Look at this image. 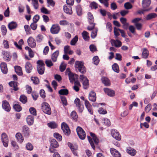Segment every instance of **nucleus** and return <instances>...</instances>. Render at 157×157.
Instances as JSON below:
<instances>
[{
    "label": "nucleus",
    "instance_id": "f257e3e1",
    "mask_svg": "<svg viewBox=\"0 0 157 157\" xmlns=\"http://www.w3.org/2000/svg\"><path fill=\"white\" fill-rule=\"evenodd\" d=\"M90 136L92 137V139L89 136H87V138L92 148L94 150L95 149V147L94 145L93 141H94V144H95L97 145L99 142V140L94 133L90 132Z\"/></svg>",
    "mask_w": 157,
    "mask_h": 157
},
{
    "label": "nucleus",
    "instance_id": "f03ea898",
    "mask_svg": "<svg viewBox=\"0 0 157 157\" xmlns=\"http://www.w3.org/2000/svg\"><path fill=\"white\" fill-rule=\"evenodd\" d=\"M87 16L89 23L90 25H92L91 26H88L87 29L90 31L94 29L95 24L94 23V18L92 14L90 12H89L88 13Z\"/></svg>",
    "mask_w": 157,
    "mask_h": 157
},
{
    "label": "nucleus",
    "instance_id": "7ed1b4c3",
    "mask_svg": "<svg viewBox=\"0 0 157 157\" xmlns=\"http://www.w3.org/2000/svg\"><path fill=\"white\" fill-rule=\"evenodd\" d=\"M37 70L38 73L40 75L43 74L44 71V64L42 60H39L37 62Z\"/></svg>",
    "mask_w": 157,
    "mask_h": 157
},
{
    "label": "nucleus",
    "instance_id": "20e7f679",
    "mask_svg": "<svg viewBox=\"0 0 157 157\" xmlns=\"http://www.w3.org/2000/svg\"><path fill=\"white\" fill-rule=\"evenodd\" d=\"M75 68L78 69L81 73H84L85 72V67L82 62L76 61L75 62Z\"/></svg>",
    "mask_w": 157,
    "mask_h": 157
},
{
    "label": "nucleus",
    "instance_id": "39448f33",
    "mask_svg": "<svg viewBox=\"0 0 157 157\" xmlns=\"http://www.w3.org/2000/svg\"><path fill=\"white\" fill-rule=\"evenodd\" d=\"M42 109L43 112L48 115L51 113V109L49 105L47 102H44L41 105Z\"/></svg>",
    "mask_w": 157,
    "mask_h": 157
},
{
    "label": "nucleus",
    "instance_id": "423d86ee",
    "mask_svg": "<svg viewBox=\"0 0 157 157\" xmlns=\"http://www.w3.org/2000/svg\"><path fill=\"white\" fill-rule=\"evenodd\" d=\"M77 134L81 140H84L86 137V133L83 129L80 127L78 126L76 128Z\"/></svg>",
    "mask_w": 157,
    "mask_h": 157
},
{
    "label": "nucleus",
    "instance_id": "0eeeda50",
    "mask_svg": "<svg viewBox=\"0 0 157 157\" xmlns=\"http://www.w3.org/2000/svg\"><path fill=\"white\" fill-rule=\"evenodd\" d=\"M60 29V27L58 24H55L52 25L50 29V32L52 34H57Z\"/></svg>",
    "mask_w": 157,
    "mask_h": 157
},
{
    "label": "nucleus",
    "instance_id": "6e6552de",
    "mask_svg": "<svg viewBox=\"0 0 157 157\" xmlns=\"http://www.w3.org/2000/svg\"><path fill=\"white\" fill-rule=\"evenodd\" d=\"M67 144L73 154L77 156V150L78 148V146L76 144H72L70 142H68Z\"/></svg>",
    "mask_w": 157,
    "mask_h": 157
},
{
    "label": "nucleus",
    "instance_id": "1a4fd4ad",
    "mask_svg": "<svg viewBox=\"0 0 157 157\" xmlns=\"http://www.w3.org/2000/svg\"><path fill=\"white\" fill-rule=\"evenodd\" d=\"M62 130L65 134L68 135L70 133V130L67 124L63 122L61 124Z\"/></svg>",
    "mask_w": 157,
    "mask_h": 157
},
{
    "label": "nucleus",
    "instance_id": "9d476101",
    "mask_svg": "<svg viewBox=\"0 0 157 157\" xmlns=\"http://www.w3.org/2000/svg\"><path fill=\"white\" fill-rule=\"evenodd\" d=\"M112 136L117 140L120 141L121 139V136L119 132L116 130L112 129L111 131Z\"/></svg>",
    "mask_w": 157,
    "mask_h": 157
},
{
    "label": "nucleus",
    "instance_id": "9b49d317",
    "mask_svg": "<svg viewBox=\"0 0 157 157\" xmlns=\"http://www.w3.org/2000/svg\"><path fill=\"white\" fill-rule=\"evenodd\" d=\"M80 79L82 81L83 88L86 89L89 86V80L86 77L82 75H80Z\"/></svg>",
    "mask_w": 157,
    "mask_h": 157
},
{
    "label": "nucleus",
    "instance_id": "f8f14e48",
    "mask_svg": "<svg viewBox=\"0 0 157 157\" xmlns=\"http://www.w3.org/2000/svg\"><path fill=\"white\" fill-rule=\"evenodd\" d=\"M2 140L4 146L5 147H7L8 145L9 140L7 135L5 133L2 135Z\"/></svg>",
    "mask_w": 157,
    "mask_h": 157
},
{
    "label": "nucleus",
    "instance_id": "ddd939ff",
    "mask_svg": "<svg viewBox=\"0 0 157 157\" xmlns=\"http://www.w3.org/2000/svg\"><path fill=\"white\" fill-rule=\"evenodd\" d=\"M74 102L78 107L79 112L82 113L84 107L81 103L80 99L78 98H76L74 101Z\"/></svg>",
    "mask_w": 157,
    "mask_h": 157
},
{
    "label": "nucleus",
    "instance_id": "4468645a",
    "mask_svg": "<svg viewBox=\"0 0 157 157\" xmlns=\"http://www.w3.org/2000/svg\"><path fill=\"white\" fill-rule=\"evenodd\" d=\"M103 90L105 94L111 97H114L115 95V91L113 90L108 88H105Z\"/></svg>",
    "mask_w": 157,
    "mask_h": 157
},
{
    "label": "nucleus",
    "instance_id": "2eb2a0df",
    "mask_svg": "<svg viewBox=\"0 0 157 157\" xmlns=\"http://www.w3.org/2000/svg\"><path fill=\"white\" fill-rule=\"evenodd\" d=\"M2 107L3 109L7 112L10 110V107L9 102L6 101H4L2 102Z\"/></svg>",
    "mask_w": 157,
    "mask_h": 157
},
{
    "label": "nucleus",
    "instance_id": "dca6fc26",
    "mask_svg": "<svg viewBox=\"0 0 157 157\" xmlns=\"http://www.w3.org/2000/svg\"><path fill=\"white\" fill-rule=\"evenodd\" d=\"M110 151L113 157H121L120 153L116 149L112 148L110 149Z\"/></svg>",
    "mask_w": 157,
    "mask_h": 157
},
{
    "label": "nucleus",
    "instance_id": "f3484780",
    "mask_svg": "<svg viewBox=\"0 0 157 157\" xmlns=\"http://www.w3.org/2000/svg\"><path fill=\"white\" fill-rule=\"evenodd\" d=\"M28 45L32 48H35L36 46V43L34 39L32 37H29L27 40Z\"/></svg>",
    "mask_w": 157,
    "mask_h": 157
},
{
    "label": "nucleus",
    "instance_id": "a211bd4d",
    "mask_svg": "<svg viewBox=\"0 0 157 157\" xmlns=\"http://www.w3.org/2000/svg\"><path fill=\"white\" fill-rule=\"evenodd\" d=\"M85 104L89 113L90 114H93V111L92 109V106L89 101L86 100H85Z\"/></svg>",
    "mask_w": 157,
    "mask_h": 157
},
{
    "label": "nucleus",
    "instance_id": "6ab92c4d",
    "mask_svg": "<svg viewBox=\"0 0 157 157\" xmlns=\"http://www.w3.org/2000/svg\"><path fill=\"white\" fill-rule=\"evenodd\" d=\"M89 99L90 101L95 102L96 99V93L93 91H91L89 94Z\"/></svg>",
    "mask_w": 157,
    "mask_h": 157
},
{
    "label": "nucleus",
    "instance_id": "aec40b11",
    "mask_svg": "<svg viewBox=\"0 0 157 157\" xmlns=\"http://www.w3.org/2000/svg\"><path fill=\"white\" fill-rule=\"evenodd\" d=\"M111 44L113 46H115L116 47L119 48L122 45V43L121 41L118 40H115L112 39L111 41Z\"/></svg>",
    "mask_w": 157,
    "mask_h": 157
},
{
    "label": "nucleus",
    "instance_id": "412c9836",
    "mask_svg": "<svg viewBox=\"0 0 157 157\" xmlns=\"http://www.w3.org/2000/svg\"><path fill=\"white\" fill-rule=\"evenodd\" d=\"M157 17V14L155 13H150L147 15L145 19L147 20H150Z\"/></svg>",
    "mask_w": 157,
    "mask_h": 157
},
{
    "label": "nucleus",
    "instance_id": "4be33fe9",
    "mask_svg": "<svg viewBox=\"0 0 157 157\" xmlns=\"http://www.w3.org/2000/svg\"><path fill=\"white\" fill-rule=\"evenodd\" d=\"M59 55V51L58 50H57L53 53L51 57V59L52 62H55L57 61Z\"/></svg>",
    "mask_w": 157,
    "mask_h": 157
},
{
    "label": "nucleus",
    "instance_id": "5701e85b",
    "mask_svg": "<svg viewBox=\"0 0 157 157\" xmlns=\"http://www.w3.org/2000/svg\"><path fill=\"white\" fill-rule=\"evenodd\" d=\"M69 78L71 82L73 83L75 81V79L78 78V75L76 74H74L72 73H70L69 74Z\"/></svg>",
    "mask_w": 157,
    "mask_h": 157
},
{
    "label": "nucleus",
    "instance_id": "b1692460",
    "mask_svg": "<svg viewBox=\"0 0 157 157\" xmlns=\"http://www.w3.org/2000/svg\"><path fill=\"white\" fill-rule=\"evenodd\" d=\"M25 67L26 72L28 73H30L33 69V66L29 62H27L26 63Z\"/></svg>",
    "mask_w": 157,
    "mask_h": 157
},
{
    "label": "nucleus",
    "instance_id": "393cba45",
    "mask_svg": "<svg viewBox=\"0 0 157 157\" xmlns=\"http://www.w3.org/2000/svg\"><path fill=\"white\" fill-rule=\"evenodd\" d=\"M151 3V0H143L142 4L144 9H146L150 6Z\"/></svg>",
    "mask_w": 157,
    "mask_h": 157
},
{
    "label": "nucleus",
    "instance_id": "a878e982",
    "mask_svg": "<svg viewBox=\"0 0 157 157\" xmlns=\"http://www.w3.org/2000/svg\"><path fill=\"white\" fill-rule=\"evenodd\" d=\"M63 9L64 12L66 13L69 14H71L72 13L71 7L64 5L63 6Z\"/></svg>",
    "mask_w": 157,
    "mask_h": 157
},
{
    "label": "nucleus",
    "instance_id": "bb28decb",
    "mask_svg": "<svg viewBox=\"0 0 157 157\" xmlns=\"http://www.w3.org/2000/svg\"><path fill=\"white\" fill-rule=\"evenodd\" d=\"M22 132L24 135L28 136L30 133L29 128L27 126L25 125L22 127Z\"/></svg>",
    "mask_w": 157,
    "mask_h": 157
},
{
    "label": "nucleus",
    "instance_id": "cd10ccee",
    "mask_svg": "<svg viewBox=\"0 0 157 157\" xmlns=\"http://www.w3.org/2000/svg\"><path fill=\"white\" fill-rule=\"evenodd\" d=\"M1 69L3 74H6L7 73L8 69L6 63H3L1 64Z\"/></svg>",
    "mask_w": 157,
    "mask_h": 157
},
{
    "label": "nucleus",
    "instance_id": "c85d7f7f",
    "mask_svg": "<svg viewBox=\"0 0 157 157\" xmlns=\"http://www.w3.org/2000/svg\"><path fill=\"white\" fill-rule=\"evenodd\" d=\"M101 81L102 83L105 86H109L111 83L109 79L105 77H102L101 78Z\"/></svg>",
    "mask_w": 157,
    "mask_h": 157
},
{
    "label": "nucleus",
    "instance_id": "c756f323",
    "mask_svg": "<svg viewBox=\"0 0 157 157\" xmlns=\"http://www.w3.org/2000/svg\"><path fill=\"white\" fill-rule=\"evenodd\" d=\"M2 54L3 55V58L5 60L9 61L10 59L9 52L7 51H2Z\"/></svg>",
    "mask_w": 157,
    "mask_h": 157
},
{
    "label": "nucleus",
    "instance_id": "7c9ffc66",
    "mask_svg": "<svg viewBox=\"0 0 157 157\" xmlns=\"http://www.w3.org/2000/svg\"><path fill=\"white\" fill-rule=\"evenodd\" d=\"M26 121L27 124L29 125H32L34 123V118L31 115L28 116L26 118Z\"/></svg>",
    "mask_w": 157,
    "mask_h": 157
},
{
    "label": "nucleus",
    "instance_id": "2f4dec72",
    "mask_svg": "<svg viewBox=\"0 0 157 157\" xmlns=\"http://www.w3.org/2000/svg\"><path fill=\"white\" fill-rule=\"evenodd\" d=\"M149 54L148 51L146 48H144L142 50V56L143 58L147 59Z\"/></svg>",
    "mask_w": 157,
    "mask_h": 157
},
{
    "label": "nucleus",
    "instance_id": "473e14b6",
    "mask_svg": "<svg viewBox=\"0 0 157 157\" xmlns=\"http://www.w3.org/2000/svg\"><path fill=\"white\" fill-rule=\"evenodd\" d=\"M76 13L78 16H81L82 14V9L81 6L78 4L76 6Z\"/></svg>",
    "mask_w": 157,
    "mask_h": 157
},
{
    "label": "nucleus",
    "instance_id": "72a5a7b5",
    "mask_svg": "<svg viewBox=\"0 0 157 157\" xmlns=\"http://www.w3.org/2000/svg\"><path fill=\"white\" fill-rule=\"evenodd\" d=\"M18 84L17 82H11L9 83V85L11 87L13 88V90L15 91H17L18 90V88L17 87Z\"/></svg>",
    "mask_w": 157,
    "mask_h": 157
},
{
    "label": "nucleus",
    "instance_id": "f704fd0d",
    "mask_svg": "<svg viewBox=\"0 0 157 157\" xmlns=\"http://www.w3.org/2000/svg\"><path fill=\"white\" fill-rule=\"evenodd\" d=\"M14 69L18 75H22V71L21 67L18 66L14 67Z\"/></svg>",
    "mask_w": 157,
    "mask_h": 157
},
{
    "label": "nucleus",
    "instance_id": "c9c22d12",
    "mask_svg": "<svg viewBox=\"0 0 157 157\" xmlns=\"http://www.w3.org/2000/svg\"><path fill=\"white\" fill-rule=\"evenodd\" d=\"M81 85L79 82L75 81V85L73 87V89L76 91L78 92L79 90Z\"/></svg>",
    "mask_w": 157,
    "mask_h": 157
},
{
    "label": "nucleus",
    "instance_id": "e433bc0d",
    "mask_svg": "<svg viewBox=\"0 0 157 157\" xmlns=\"http://www.w3.org/2000/svg\"><path fill=\"white\" fill-rule=\"evenodd\" d=\"M8 28L10 30L15 29L17 26V24L16 22L12 21L9 23L8 25Z\"/></svg>",
    "mask_w": 157,
    "mask_h": 157
},
{
    "label": "nucleus",
    "instance_id": "4c0bfd02",
    "mask_svg": "<svg viewBox=\"0 0 157 157\" xmlns=\"http://www.w3.org/2000/svg\"><path fill=\"white\" fill-rule=\"evenodd\" d=\"M127 153L132 156H134L136 153V151L132 148L129 147L127 150Z\"/></svg>",
    "mask_w": 157,
    "mask_h": 157
},
{
    "label": "nucleus",
    "instance_id": "58836bf2",
    "mask_svg": "<svg viewBox=\"0 0 157 157\" xmlns=\"http://www.w3.org/2000/svg\"><path fill=\"white\" fill-rule=\"evenodd\" d=\"M50 146L53 148H57L59 147V145L56 140L53 139L51 141Z\"/></svg>",
    "mask_w": 157,
    "mask_h": 157
},
{
    "label": "nucleus",
    "instance_id": "ea45409f",
    "mask_svg": "<svg viewBox=\"0 0 157 157\" xmlns=\"http://www.w3.org/2000/svg\"><path fill=\"white\" fill-rule=\"evenodd\" d=\"M16 137L20 143H21L24 140L23 137L20 133H17L16 135Z\"/></svg>",
    "mask_w": 157,
    "mask_h": 157
},
{
    "label": "nucleus",
    "instance_id": "a19ab883",
    "mask_svg": "<svg viewBox=\"0 0 157 157\" xmlns=\"http://www.w3.org/2000/svg\"><path fill=\"white\" fill-rule=\"evenodd\" d=\"M44 38L43 35L41 34H39L36 36V39L37 42L40 43L43 40Z\"/></svg>",
    "mask_w": 157,
    "mask_h": 157
},
{
    "label": "nucleus",
    "instance_id": "79ce46f5",
    "mask_svg": "<svg viewBox=\"0 0 157 157\" xmlns=\"http://www.w3.org/2000/svg\"><path fill=\"white\" fill-rule=\"evenodd\" d=\"M82 36L83 39L85 41H88L89 40L90 37L89 36L88 33L86 31H84L82 33Z\"/></svg>",
    "mask_w": 157,
    "mask_h": 157
},
{
    "label": "nucleus",
    "instance_id": "37998d69",
    "mask_svg": "<svg viewBox=\"0 0 157 157\" xmlns=\"http://www.w3.org/2000/svg\"><path fill=\"white\" fill-rule=\"evenodd\" d=\"M112 68L114 71L117 73L119 72V66L117 63H114L112 65Z\"/></svg>",
    "mask_w": 157,
    "mask_h": 157
},
{
    "label": "nucleus",
    "instance_id": "c03bdc74",
    "mask_svg": "<svg viewBox=\"0 0 157 157\" xmlns=\"http://www.w3.org/2000/svg\"><path fill=\"white\" fill-rule=\"evenodd\" d=\"M13 109L17 112H20L21 110V107L17 104H13Z\"/></svg>",
    "mask_w": 157,
    "mask_h": 157
},
{
    "label": "nucleus",
    "instance_id": "a18cd8bd",
    "mask_svg": "<svg viewBox=\"0 0 157 157\" xmlns=\"http://www.w3.org/2000/svg\"><path fill=\"white\" fill-rule=\"evenodd\" d=\"M24 29L27 34H30L31 33V31L29 26L26 25L24 26Z\"/></svg>",
    "mask_w": 157,
    "mask_h": 157
},
{
    "label": "nucleus",
    "instance_id": "49530a36",
    "mask_svg": "<svg viewBox=\"0 0 157 157\" xmlns=\"http://www.w3.org/2000/svg\"><path fill=\"white\" fill-rule=\"evenodd\" d=\"M53 136L57 140L59 141H61L62 140V136L58 133L55 132L54 133Z\"/></svg>",
    "mask_w": 157,
    "mask_h": 157
},
{
    "label": "nucleus",
    "instance_id": "de8ad7c7",
    "mask_svg": "<svg viewBox=\"0 0 157 157\" xmlns=\"http://www.w3.org/2000/svg\"><path fill=\"white\" fill-rule=\"evenodd\" d=\"M48 126L51 128H57V125L56 124L53 122H52L48 124Z\"/></svg>",
    "mask_w": 157,
    "mask_h": 157
},
{
    "label": "nucleus",
    "instance_id": "09e8293b",
    "mask_svg": "<svg viewBox=\"0 0 157 157\" xmlns=\"http://www.w3.org/2000/svg\"><path fill=\"white\" fill-rule=\"evenodd\" d=\"M20 101L23 103H25L27 101V98L24 95H21L20 98Z\"/></svg>",
    "mask_w": 157,
    "mask_h": 157
},
{
    "label": "nucleus",
    "instance_id": "8fccbe9b",
    "mask_svg": "<svg viewBox=\"0 0 157 157\" xmlns=\"http://www.w3.org/2000/svg\"><path fill=\"white\" fill-rule=\"evenodd\" d=\"M40 11L41 13L45 14H49L50 12V11L44 6L42 7L40 9Z\"/></svg>",
    "mask_w": 157,
    "mask_h": 157
},
{
    "label": "nucleus",
    "instance_id": "3c124183",
    "mask_svg": "<svg viewBox=\"0 0 157 157\" xmlns=\"http://www.w3.org/2000/svg\"><path fill=\"white\" fill-rule=\"evenodd\" d=\"M45 63L46 66L48 67H50L53 65L52 61L51 60L49 59H47L45 60Z\"/></svg>",
    "mask_w": 157,
    "mask_h": 157
},
{
    "label": "nucleus",
    "instance_id": "603ef678",
    "mask_svg": "<svg viewBox=\"0 0 157 157\" xmlns=\"http://www.w3.org/2000/svg\"><path fill=\"white\" fill-rule=\"evenodd\" d=\"M59 94L61 95H67L68 93V91L67 89H61L59 91Z\"/></svg>",
    "mask_w": 157,
    "mask_h": 157
},
{
    "label": "nucleus",
    "instance_id": "864d4df0",
    "mask_svg": "<svg viewBox=\"0 0 157 157\" xmlns=\"http://www.w3.org/2000/svg\"><path fill=\"white\" fill-rule=\"evenodd\" d=\"M78 40V37L77 36H76L71 40L70 44L71 45H74L76 43Z\"/></svg>",
    "mask_w": 157,
    "mask_h": 157
},
{
    "label": "nucleus",
    "instance_id": "5fc2aeb1",
    "mask_svg": "<svg viewBox=\"0 0 157 157\" xmlns=\"http://www.w3.org/2000/svg\"><path fill=\"white\" fill-rule=\"evenodd\" d=\"M121 29L117 28L116 27L114 28V35L116 37H117L120 35L119 32Z\"/></svg>",
    "mask_w": 157,
    "mask_h": 157
},
{
    "label": "nucleus",
    "instance_id": "6e6d98bb",
    "mask_svg": "<svg viewBox=\"0 0 157 157\" xmlns=\"http://www.w3.org/2000/svg\"><path fill=\"white\" fill-rule=\"evenodd\" d=\"M26 148L28 150L32 151L33 149V146L31 143H28L26 145Z\"/></svg>",
    "mask_w": 157,
    "mask_h": 157
},
{
    "label": "nucleus",
    "instance_id": "4d7b16f0",
    "mask_svg": "<svg viewBox=\"0 0 157 157\" xmlns=\"http://www.w3.org/2000/svg\"><path fill=\"white\" fill-rule=\"evenodd\" d=\"M66 66V64L63 63H62L59 67L60 71L62 72L65 70Z\"/></svg>",
    "mask_w": 157,
    "mask_h": 157
},
{
    "label": "nucleus",
    "instance_id": "13d9d810",
    "mask_svg": "<svg viewBox=\"0 0 157 157\" xmlns=\"http://www.w3.org/2000/svg\"><path fill=\"white\" fill-rule=\"evenodd\" d=\"M93 63L97 65L99 62L98 57L97 56H94L93 59Z\"/></svg>",
    "mask_w": 157,
    "mask_h": 157
},
{
    "label": "nucleus",
    "instance_id": "bf43d9fd",
    "mask_svg": "<svg viewBox=\"0 0 157 157\" xmlns=\"http://www.w3.org/2000/svg\"><path fill=\"white\" fill-rule=\"evenodd\" d=\"M71 117L74 120H77L78 118V116L77 115L76 112L75 111H73L71 114Z\"/></svg>",
    "mask_w": 157,
    "mask_h": 157
},
{
    "label": "nucleus",
    "instance_id": "052dcab7",
    "mask_svg": "<svg viewBox=\"0 0 157 157\" xmlns=\"http://www.w3.org/2000/svg\"><path fill=\"white\" fill-rule=\"evenodd\" d=\"M2 35L3 36L6 35L7 33V29L5 26L2 25L1 28Z\"/></svg>",
    "mask_w": 157,
    "mask_h": 157
},
{
    "label": "nucleus",
    "instance_id": "680f3d73",
    "mask_svg": "<svg viewBox=\"0 0 157 157\" xmlns=\"http://www.w3.org/2000/svg\"><path fill=\"white\" fill-rule=\"evenodd\" d=\"M30 113L34 116H36V109L33 107H31L29 109Z\"/></svg>",
    "mask_w": 157,
    "mask_h": 157
},
{
    "label": "nucleus",
    "instance_id": "e2e57ef3",
    "mask_svg": "<svg viewBox=\"0 0 157 157\" xmlns=\"http://www.w3.org/2000/svg\"><path fill=\"white\" fill-rule=\"evenodd\" d=\"M98 32V29H95L93 30L92 32L91 35V36L92 38H95L97 36V33Z\"/></svg>",
    "mask_w": 157,
    "mask_h": 157
},
{
    "label": "nucleus",
    "instance_id": "0e129e2a",
    "mask_svg": "<svg viewBox=\"0 0 157 157\" xmlns=\"http://www.w3.org/2000/svg\"><path fill=\"white\" fill-rule=\"evenodd\" d=\"M90 6L92 9H96L98 7V5L96 2H93L90 3Z\"/></svg>",
    "mask_w": 157,
    "mask_h": 157
},
{
    "label": "nucleus",
    "instance_id": "69168bd1",
    "mask_svg": "<svg viewBox=\"0 0 157 157\" xmlns=\"http://www.w3.org/2000/svg\"><path fill=\"white\" fill-rule=\"evenodd\" d=\"M31 80L34 84H37L39 83V79L37 77H32L31 78Z\"/></svg>",
    "mask_w": 157,
    "mask_h": 157
},
{
    "label": "nucleus",
    "instance_id": "338daca9",
    "mask_svg": "<svg viewBox=\"0 0 157 157\" xmlns=\"http://www.w3.org/2000/svg\"><path fill=\"white\" fill-rule=\"evenodd\" d=\"M3 45L4 48H8L9 47V44L8 41L6 40H4L3 41Z\"/></svg>",
    "mask_w": 157,
    "mask_h": 157
},
{
    "label": "nucleus",
    "instance_id": "774afa93",
    "mask_svg": "<svg viewBox=\"0 0 157 157\" xmlns=\"http://www.w3.org/2000/svg\"><path fill=\"white\" fill-rule=\"evenodd\" d=\"M11 144L12 146L15 150L18 149L19 147L15 141H12L11 142Z\"/></svg>",
    "mask_w": 157,
    "mask_h": 157
}]
</instances>
